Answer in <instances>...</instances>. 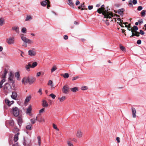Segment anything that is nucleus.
<instances>
[{
	"label": "nucleus",
	"mask_w": 146,
	"mask_h": 146,
	"mask_svg": "<svg viewBox=\"0 0 146 146\" xmlns=\"http://www.w3.org/2000/svg\"><path fill=\"white\" fill-rule=\"evenodd\" d=\"M97 11L100 14L102 13V14L104 16V18L107 19L111 18L112 17H114L113 19L114 20L115 22H116V18L115 17H117V16L113 15V13L111 12L108 11L107 10H106L104 8H99Z\"/></svg>",
	"instance_id": "f257e3e1"
},
{
	"label": "nucleus",
	"mask_w": 146,
	"mask_h": 146,
	"mask_svg": "<svg viewBox=\"0 0 146 146\" xmlns=\"http://www.w3.org/2000/svg\"><path fill=\"white\" fill-rule=\"evenodd\" d=\"M19 134V132H18L15 135L13 141L12 142V141H9V143L10 145H11L12 144H13V146H19L18 143H16V144H15V143L19 139L18 136Z\"/></svg>",
	"instance_id": "f03ea898"
},
{
	"label": "nucleus",
	"mask_w": 146,
	"mask_h": 146,
	"mask_svg": "<svg viewBox=\"0 0 146 146\" xmlns=\"http://www.w3.org/2000/svg\"><path fill=\"white\" fill-rule=\"evenodd\" d=\"M23 35H21V37L22 40L25 42L29 44H32L33 43V42L31 40L28 38L25 37Z\"/></svg>",
	"instance_id": "7ed1b4c3"
},
{
	"label": "nucleus",
	"mask_w": 146,
	"mask_h": 146,
	"mask_svg": "<svg viewBox=\"0 0 146 146\" xmlns=\"http://www.w3.org/2000/svg\"><path fill=\"white\" fill-rule=\"evenodd\" d=\"M13 74L11 71H10L9 74V77L8 78V81L9 83L12 84L13 85L15 83V80L13 79Z\"/></svg>",
	"instance_id": "20e7f679"
},
{
	"label": "nucleus",
	"mask_w": 146,
	"mask_h": 146,
	"mask_svg": "<svg viewBox=\"0 0 146 146\" xmlns=\"http://www.w3.org/2000/svg\"><path fill=\"white\" fill-rule=\"evenodd\" d=\"M11 90L10 85L9 83H6L4 86V91L7 93L9 92Z\"/></svg>",
	"instance_id": "39448f33"
},
{
	"label": "nucleus",
	"mask_w": 146,
	"mask_h": 146,
	"mask_svg": "<svg viewBox=\"0 0 146 146\" xmlns=\"http://www.w3.org/2000/svg\"><path fill=\"white\" fill-rule=\"evenodd\" d=\"M3 74H2L1 78H5L7 74L9 72H10V67L8 66H6L4 69Z\"/></svg>",
	"instance_id": "423d86ee"
},
{
	"label": "nucleus",
	"mask_w": 146,
	"mask_h": 146,
	"mask_svg": "<svg viewBox=\"0 0 146 146\" xmlns=\"http://www.w3.org/2000/svg\"><path fill=\"white\" fill-rule=\"evenodd\" d=\"M13 114L16 117L18 116L19 114V110L17 107H14L13 108Z\"/></svg>",
	"instance_id": "0eeeda50"
},
{
	"label": "nucleus",
	"mask_w": 146,
	"mask_h": 146,
	"mask_svg": "<svg viewBox=\"0 0 146 146\" xmlns=\"http://www.w3.org/2000/svg\"><path fill=\"white\" fill-rule=\"evenodd\" d=\"M15 41V40L14 37H10L7 38L6 40L7 43L9 45L14 44Z\"/></svg>",
	"instance_id": "6e6552de"
},
{
	"label": "nucleus",
	"mask_w": 146,
	"mask_h": 146,
	"mask_svg": "<svg viewBox=\"0 0 146 146\" xmlns=\"http://www.w3.org/2000/svg\"><path fill=\"white\" fill-rule=\"evenodd\" d=\"M50 3L49 0H44L41 2L40 4L43 7H45L47 5V8L48 9L50 7Z\"/></svg>",
	"instance_id": "1a4fd4ad"
},
{
	"label": "nucleus",
	"mask_w": 146,
	"mask_h": 146,
	"mask_svg": "<svg viewBox=\"0 0 146 146\" xmlns=\"http://www.w3.org/2000/svg\"><path fill=\"white\" fill-rule=\"evenodd\" d=\"M62 89L63 93L66 94L69 92V88L68 85H66L64 86Z\"/></svg>",
	"instance_id": "9d476101"
},
{
	"label": "nucleus",
	"mask_w": 146,
	"mask_h": 146,
	"mask_svg": "<svg viewBox=\"0 0 146 146\" xmlns=\"http://www.w3.org/2000/svg\"><path fill=\"white\" fill-rule=\"evenodd\" d=\"M83 133L82 131L81 130L79 129L77 130L76 134V136L77 137L79 138H80L82 137Z\"/></svg>",
	"instance_id": "9b49d317"
},
{
	"label": "nucleus",
	"mask_w": 146,
	"mask_h": 146,
	"mask_svg": "<svg viewBox=\"0 0 146 146\" xmlns=\"http://www.w3.org/2000/svg\"><path fill=\"white\" fill-rule=\"evenodd\" d=\"M30 141L28 139H24L23 144L24 146H30Z\"/></svg>",
	"instance_id": "f8f14e48"
},
{
	"label": "nucleus",
	"mask_w": 146,
	"mask_h": 146,
	"mask_svg": "<svg viewBox=\"0 0 146 146\" xmlns=\"http://www.w3.org/2000/svg\"><path fill=\"white\" fill-rule=\"evenodd\" d=\"M36 52L33 50H30L28 51V54L31 56H36Z\"/></svg>",
	"instance_id": "ddd939ff"
},
{
	"label": "nucleus",
	"mask_w": 146,
	"mask_h": 146,
	"mask_svg": "<svg viewBox=\"0 0 146 146\" xmlns=\"http://www.w3.org/2000/svg\"><path fill=\"white\" fill-rule=\"evenodd\" d=\"M29 77H24L22 80V82L23 84H25L29 83Z\"/></svg>",
	"instance_id": "4468645a"
},
{
	"label": "nucleus",
	"mask_w": 146,
	"mask_h": 146,
	"mask_svg": "<svg viewBox=\"0 0 146 146\" xmlns=\"http://www.w3.org/2000/svg\"><path fill=\"white\" fill-rule=\"evenodd\" d=\"M5 102L6 104L8 106H10L14 103L13 101H9L7 99H6L5 100Z\"/></svg>",
	"instance_id": "2eb2a0df"
},
{
	"label": "nucleus",
	"mask_w": 146,
	"mask_h": 146,
	"mask_svg": "<svg viewBox=\"0 0 146 146\" xmlns=\"http://www.w3.org/2000/svg\"><path fill=\"white\" fill-rule=\"evenodd\" d=\"M131 110L132 113V116L133 118H135L136 117V111L134 108H131Z\"/></svg>",
	"instance_id": "dca6fc26"
},
{
	"label": "nucleus",
	"mask_w": 146,
	"mask_h": 146,
	"mask_svg": "<svg viewBox=\"0 0 146 146\" xmlns=\"http://www.w3.org/2000/svg\"><path fill=\"white\" fill-rule=\"evenodd\" d=\"M11 98L14 100H16L17 97V93L14 92H12V95L11 96Z\"/></svg>",
	"instance_id": "f3484780"
},
{
	"label": "nucleus",
	"mask_w": 146,
	"mask_h": 146,
	"mask_svg": "<svg viewBox=\"0 0 146 146\" xmlns=\"http://www.w3.org/2000/svg\"><path fill=\"white\" fill-rule=\"evenodd\" d=\"M132 33V35L131 37L136 36H139V33L138 32H134L133 30H131Z\"/></svg>",
	"instance_id": "a211bd4d"
},
{
	"label": "nucleus",
	"mask_w": 146,
	"mask_h": 146,
	"mask_svg": "<svg viewBox=\"0 0 146 146\" xmlns=\"http://www.w3.org/2000/svg\"><path fill=\"white\" fill-rule=\"evenodd\" d=\"M35 80L36 78L34 77H31L29 78V83L30 84H32Z\"/></svg>",
	"instance_id": "6ab92c4d"
},
{
	"label": "nucleus",
	"mask_w": 146,
	"mask_h": 146,
	"mask_svg": "<svg viewBox=\"0 0 146 146\" xmlns=\"http://www.w3.org/2000/svg\"><path fill=\"white\" fill-rule=\"evenodd\" d=\"M117 23H118L121 27H124V26L122 25L123 24V21L121 20L120 18H117Z\"/></svg>",
	"instance_id": "aec40b11"
},
{
	"label": "nucleus",
	"mask_w": 146,
	"mask_h": 146,
	"mask_svg": "<svg viewBox=\"0 0 146 146\" xmlns=\"http://www.w3.org/2000/svg\"><path fill=\"white\" fill-rule=\"evenodd\" d=\"M32 125L30 123H28L26 126V128L29 130H31L32 129Z\"/></svg>",
	"instance_id": "412c9836"
},
{
	"label": "nucleus",
	"mask_w": 146,
	"mask_h": 146,
	"mask_svg": "<svg viewBox=\"0 0 146 146\" xmlns=\"http://www.w3.org/2000/svg\"><path fill=\"white\" fill-rule=\"evenodd\" d=\"M12 30L15 31L17 33H19V27L17 26L13 27L12 28Z\"/></svg>",
	"instance_id": "4be33fe9"
},
{
	"label": "nucleus",
	"mask_w": 146,
	"mask_h": 146,
	"mask_svg": "<svg viewBox=\"0 0 146 146\" xmlns=\"http://www.w3.org/2000/svg\"><path fill=\"white\" fill-rule=\"evenodd\" d=\"M130 29H129L128 28V29L129 31L133 30L134 32H137V31L138 30V28L137 26L134 25L133 27V29H132V27H130Z\"/></svg>",
	"instance_id": "5701e85b"
},
{
	"label": "nucleus",
	"mask_w": 146,
	"mask_h": 146,
	"mask_svg": "<svg viewBox=\"0 0 146 146\" xmlns=\"http://www.w3.org/2000/svg\"><path fill=\"white\" fill-rule=\"evenodd\" d=\"M42 105L44 107H47L48 106V104L46 101L43 100L42 101Z\"/></svg>",
	"instance_id": "b1692460"
},
{
	"label": "nucleus",
	"mask_w": 146,
	"mask_h": 146,
	"mask_svg": "<svg viewBox=\"0 0 146 146\" xmlns=\"http://www.w3.org/2000/svg\"><path fill=\"white\" fill-rule=\"evenodd\" d=\"M48 85L50 86L51 88H55L54 87V85L53 83L52 82L51 80H49L48 81Z\"/></svg>",
	"instance_id": "393cba45"
},
{
	"label": "nucleus",
	"mask_w": 146,
	"mask_h": 146,
	"mask_svg": "<svg viewBox=\"0 0 146 146\" xmlns=\"http://www.w3.org/2000/svg\"><path fill=\"white\" fill-rule=\"evenodd\" d=\"M70 90L74 92H76L78 91V87H75L74 88H71Z\"/></svg>",
	"instance_id": "a878e982"
},
{
	"label": "nucleus",
	"mask_w": 146,
	"mask_h": 146,
	"mask_svg": "<svg viewBox=\"0 0 146 146\" xmlns=\"http://www.w3.org/2000/svg\"><path fill=\"white\" fill-rule=\"evenodd\" d=\"M37 120V117L36 116L35 119H30L31 123V124H33L35 123L36 121Z\"/></svg>",
	"instance_id": "bb28decb"
},
{
	"label": "nucleus",
	"mask_w": 146,
	"mask_h": 146,
	"mask_svg": "<svg viewBox=\"0 0 146 146\" xmlns=\"http://www.w3.org/2000/svg\"><path fill=\"white\" fill-rule=\"evenodd\" d=\"M33 17L31 15H27L25 20V21H28L31 20L32 19Z\"/></svg>",
	"instance_id": "cd10ccee"
},
{
	"label": "nucleus",
	"mask_w": 146,
	"mask_h": 146,
	"mask_svg": "<svg viewBox=\"0 0 146 146\" xmlns=\"http://www.w3.org/2000/svg\"><path fill=\"white\" fill-rule=\"evenodd\" d=\"M32 110V108L31 106H29L28 108L27 109L26 113L27 114H30L31 111Z\"/></svg>",
	"instance_id": "c85d7f7f"
},
{
	"label": "nucleus",
	"mask_w": 146,
	"mask_h": 146,
	"mask_svg": "<svg viewBox=\"0 0 146 146\" xmlns=\"http://www.w3.org/2000/svg\"><path fill=\"white\" fill-rule=\"evenodd\" d=\"M31 98V96H29L27 97L25 100V103H27L30 100Z\"/></svg>",
	"instance_id": "c756f323"
},
{
	"label": "nucleus",
	"mask_w": 146,
	"mask_h": 146,
	"mask_svg": "<svg viewBox=\"0 0 146 146\" xmlns=\"http://www.w3.org/2000/svg\"><path fill=\"white\" fill-rule=\"evenodd\" d=\"M27 71H29L30 68H32L31 65L30 63H29L28 65H26L25 67Z\"/></svg>",
	"instance_id": "7c9ffc66"
},
{
	"label": "nucleus",
	"mask_w": 146,
	"mask_h": 146,
	"mask_svg": "<svg viewBox=\"0 0 146 146\" xmlns=\"http://www.w3.org/2000/svg\"><path fill=\"white\" fill-rule=\"evenodd\" d=\"M122 25L124 26V27H127L128 29L130 28V25H128V23H123Z\"/></svg>",
	"instance_id": "2f4dec72"
},
{
	"label": "nucleus",
	"mask_w": 146,
	"mask_h": 146,
	"mask_svg": "<svg viewBox=\"0 0 146 146\" xmlns=\"http://www.w3.org/2000/svg\"><path fill=\"white\" fill-rule=\"evenodd\" d=\"M15 76L18 80H20V74L19 72H16L15 74Z\"/></svg>",
	"instance_id": "473e14b6"
},
{
	"label": "nucleus",
	"mask_w": 146,
	"mask_h": 146,
	"mask_svg": "<svg viewBox=\"0 0 146 146\" xmlns=\"http://www.w3.org/2000/svg\"><path fill=\"white\" fill-rule=\"evenodd\" d=\"M124 11V9H119L117 11V12L119 14L121 15Z\"/></svg>",
	"instance_id": "72a5a7b5"
},
{
	"label": "nucleus",
	"mask_w": 146,
	"mask_h": 146,
	"mask_svg": "<svg viewBox=\"0 0 146 146\" xmlns=\"http://www.w3.org/2000/svg\"><path fill=\"white\" fill-rule=\"evenodd\" d=\"M3 79L0 82V88H1L2 87V85L3 83L5 82V78H2Z\"/></svg>",
	"instance_id": "f704fd0d"
},
{
	"label": "nucleus",
	"mask_w": 146,
	"mask_h": 146,
	"mask_svg": "<svg viewBox=\"0 0 146 146\" xmlns=\"http://www.w3.org/2000/svg\"><path fill=\"white\" fill-rule=\"evenodd\" d=\"M66 98V97L65 96H62L61 98H58V99L59 100L60 102H63L64 100H65V99Z\"/></svg>",
	"instance_id": "c9c22d12"
},
{
	"label": "nucleus",
	"mask_w": 146,
	"mask_h": 146,
	"mask_svg": "<svg viewBox=\"0 0 146 146\" xmlns=\"http://www.w3.org/2000/svg\"><path fill=\"white\" fill-rule=\"evenodd\" d=\"M57 69V68L56 66L55 65L54 66L51 70V72L52 73Z\"/></svg>",
	"instance_id": "e433bc0d"
},
{
	"label": "nucleus",
	"mask_w": 146,
	"mask_h": 146,
	"mask_svg": "<svg viewBox=\"0 0 146 146\" xmlns=\"http://www.w3.org/2000/svg\"><path fill=\"white\" fill-rule=\"evenodd\" d=\"M68 4L70 6L73 7L74 4L72 2V0H68Z\"/></svg>",
	"instance_id": "4c0bfd02"
},
{
	"label": "nucleus",
	"mask_w": 146,
	"mask_h": 146,
	"mask_svg": "<svg viewBox=\"0 0 146 146\" xmlns=\"http://www.w3.org/2000/svg\"><path fill=\"white\" fill-rule=\"evenodd\" d=\"M81 89L83 90H85L88 89V87L87 86H82L81 87Z\"/></svg>",
	"instance_id": "58836bf2"
},
{
	"label": "nucleus",
	"mask_w": 146,
	"mask_h": 146,
	"mask_svg": "<svg viewBox=\"0 0 146 146\" xmlns=\"http://www.w3.org/2000/svg\"><path fill=\"white\" fill-rule=\"evenodd\" d=\"M37 65V63L36 62H34L33 63L32 65H31V67L32 68H34Z\"/></svg>",
	"instance_id": "ea45409f"
},
{
	"label": "nucleus",
	"mask_w": 146,
	"mask_h": 146,
	"mask_svg": "<svg viewBox=\"0 0 146 146\" xmlns=\"http://www.w3.org/2000/svg\"><path fill=\"white\" fill-rule=\"evenodd\" d=\"M21 32L24 33H25L27 32V29L25 27H23L21 29Z\"/></svg>",
	"instance_id": "a19ab883"
},
{
	"label": "nucleus",
	"mask_w": 146,
	"mask_h": 146,
	"mask_svg": "<svg viewBox=\"0 0 146 146\" xmlns=\"http://www.w3.org/2000/svg\"><path fill=\"white\" fill-rule=\"evenodd\" d=\"M17 121L19 125L20 123H22V119L21 118V117H19Z\"/></svg>",
	"instance_id": "79ce46f5"
},
{
	"label": "nucleus",
	"mask_w": 146,
	"mask_h": 146,
	"mask_svg": "<svg viewBox=\"0 0 146 146\" xmlns=\"http://www.w3.org/2000/svg\"><path fill=\"white\" fill-rule=\"evenodd\" d=\"M63 76L65 78H67L69 77V75L68 73H65L63 74Z\"/></svg>",
	"instance_id": "37998d69"
},
{
	"label": "nucleus",
	"mask_w": 146,
	"mask_h": 146,
	"mask_svg": "<svg viewBox=\"0 0 146 146\" xmlns=\"http://www.w3.org/2000/svg\"><path fill=\"white\" fill-rule=\"evenodd\" d=\"M146 12V10H143L141 12V14L142 16H144Z\"/></svg>",
	"instance_id": "c03bdc74"
},
{
	"label": "nucleus",
	"mask_w": 146,
	"mask_h": 146,
	"mask_svg": "<svg viewBox=\"0 0 146 146\" xmlns=\"http://www.w3.org/2000/svg\"><path fill=\"white\" fill-rule=\"evenodd\" d=\"M120 49L123 51H125V48L123 46L120 45Z\"/></svg>",
	"instance_id": "a18cd8bd"
},
{
	"label": "nucleus",
	"mask_w": 146,
	"mask_h": 146,
	"mask_svg": "<svg viewBox=\"0 0 146 146\" xmlns=\"http://www.w3.org/2000/svg\"><path fill=\"white\" fill-rule=\"evenodd\" d=\"M82 8H85V6L84 4V3H83L80 6L78 7V8L80 9Z\"/></svg>",
	"instance_id": "49530a36"
},
{
	"label": "nucleus",
	"mask_w": 146,
	"mask_h": 146,
	"mask_svg": "<svg viewBox=\"0 0 146 146\" xmlns=\"http://www.w3.org/2000/svg\"><path fill=\"white\" fill-rule=\"evenodd\" d=\"M37 121H38L40 122H41L42 121L43 122H44V119L42 117H40L39 119H38V120H37Z\"/></svg>",
	"instance_id": "de8ad7c7"
},
{
	"label": "nucleus",
	"mask_w": 146,
	"mask_h": 146,
	"mask_svg": "<svg viewBox=\"0 0 146 146\" xmlns=\"http://www.w3.org/2000/svg\"><path fill=\"white\" fill-rule=\"evenodd\" d=\"M4 21V20L0 19V26H2L3 25Z\"/></svg>",
	"instance_id": "09e8293b"
},
{
	"label": "nucleus",
	"mask_w": 146,
	"mask_h": 146,
	"mask_svg": "<svg viewBox=\"0 0 146 146\" xmlns=\"http://www.w3.org/2000/svg\"><path fill=\"white\" fill-rule=\"evenodd\" d=\"M53 128L56 130L57 131H58L59 130V129H58V128L57 126L55 125L53 123Z\"/></svg>",
	"instance_id": "8fccbe9b"
},
{
	"label": "nucleus",
	"mask_w": 146,
	"mask_h": 146,
	"mask_svg": "<svg viewBox=\"0 0 146 146\" xmlns=\"http://www.w3.org/2000/svg\"><path fill=\"white\" fill-rule=\"evenodd\" d=\"M37 139H38V145L39 146H40V141H41V140H40V136H38V137H37Z\"/></svg>",
	"instance_id": "3c124183"
},
{
	"label": "nucleus",
	"mask_w": 146,
	"mask_h": 146,
	"mask_svg": "<svg viewBox=\"0 0 146 146\" xmlns=\"http://www.w3.org/2000/svg\"><path fill=\"white\" fill-rule=\"evenodd\" d=\"M79 78V77L78 76H76L75 77H73L72 78V81H74L77 80V79H78Z\"/></svg>",
	"instance_id": "603ef678"
},
{
	"label": "nucleus",
	"mask_w": 146,
	"mask_h": 146,
	"mask_svg": "<svg viewBox=\"0 0 146 146\" xmlns=\"http://www.w3.org/2000/svg\"><path fill=\"white\" fill-rule=\"evenodd\" d=\"M50 97H51V98H52L53 99H55V98L56 97V96L54 94H50Z\"/></svg>",
	"instance_id": "864d4df0"
},
{
	"label": "nucleus",
	"mask_w": 146,
	"mask_h": 146,
	"mask_svg": "<svg viewBox=\"0 0 146 146\" xmlns=\"http://www.w3.org/2000/svg\"><path fill=\"white\" fill-rule=\"evenodd\" d=\"M67 144L69 146H73V144L70 141H67Z\"/></svg>",
	"instance_id": "5fc2aeb1"
},
{
	"label": "nucleus",
	"mask_w": 146,
	"mask_h": 146,
	"mask_svg": "<svg viewBox=\"0 0 146 146\" xmlns=\"http://www.w3.org/2000/svg\"><path fill=\"white\" fill-rule=\"evenodd\" d=\"M45 110L44 108H42L39 110V112L40 113H42Z\"/></svg>",
	"instance_id": "6e6d98bb"
},
{
	"label": "nucleus",
	"mask_w": 146,
	"mask_h": 146,
	"mask_svg": "<svg viewBox=\"0 0 146 146\" xmlns=\"http://www.w3.org/2000/svg\"><path fill=\"white\" fill-rule=\"evenodd\" d=\"M129 5L130 6H132L133 5L132 3V0H129Z\"/></svg>",
	"instance_id": "4d7b16f0"
},
{
	"label": "nucleus",
	"mask_w": 146,
	"mask_h": 146,
	"mask_svg": "<svg viewBox=\"0 0 146 146\" xmlns=\"http://www.w3.org/2000/svg\"><path fill=\"white\" fill-rule=\"evenodd\" d=\"M143 9L142 7L141 6H139L137 8V10L139 11H141Z\"/></svg>",
	"instance_id": "13d9d810"
},
{
	"label": "nucleus",
	"mask_w": 146,
	"mask_h": 146,
	"mask_svg": "<svg viewBox=\"0 0 146 146\" xmlns=\"http://www.w3.org/2000/svg\"><path fill=\"white\" fill-rule=\"evenodd\" d=\"M137 0H133L132 3L134 5H135L137 3Z\"/></svg>",
	"instance_id": "bf43d9fd"
},
{
	"label": "nucleus",
	"mask_w": 146,
	"mask_h": 146,
	"mask_svg": "<svg viewBox=\"0 0 146 146\" xmlns=\"http://www.w3.org/2000/svg\"><path fill=\"white\" fill-rule=\"evenodd\" d=\"M139 33H140L141 35H143L145 34V33L142 30H140L139 34Z\"/></svg>",
	"instance_id": "052dcab7"
},
{
	"label": "nucleus",
	"mask_w": 146,
	"mask_h": 146,
	"mask_svg": "<svg viewBox=\"0 0 146 146\" xmlns=\"http://www.w3.org/2000/svg\"><path fill=\"white\" fill-rule=\"evenodd\" d=\"M141 41L140 40H138L137 41V43L138 44H140L141 43Z\"/></svg>",
	"instance_id": "680f3d73"
},
{
	"label": "nucleus",
	"mask_w": 146,
	"mask_h": 146,
	"mask_svg": "<svg viewBox=\"0 0 146 146\" xmlns=\"http://www.w3.org/2000/svg\"><path fill=\"white\" fill-rule=\"evenodd\" d=\"M116 140L117 141L118 143H119L120 142V138L119 137H116Z\"/></svg>",
	"instance_id": "e2e57ef3"
},
{
	"label": "nucleus",
	"mask_w": 146,
	"mask_h": 146,
	"mask_svg": "<svg viewBox=\"0 0 146 146\" xmlns=\"http://www.w3.org/2000/svg\"><path fill=\"white\" fill-rule=\"evenodd\" d=\"M108 20H106V21H105V23L107 25H109V23L108 22Z\"/></svg>",
	"instance_id": "0e129e2a"
},
{
	"label": "nucleus",
	"mask_w": 146,
	"mask_h": 146,
	"mask_svg": "<svg viewBox=\"0 0 146 146\" xmlns=\"http://www.w3.org/2000/svg\"><path fill=\"white\" fill-rule=\"evenodd\" d=\"M41 74V72H38L36 74V76L38 77L40 76Z\"/></svg>",
	"instance_id": "69168bd1"
},
{
	"label": "nucleus",
	"mask_w": 146,
	"mask_h": 146,
	"mask_svg": "<svg viewBox=\"0 0 146 146\" xmlns=\"http://www.w3.org/2000/svg\"><path fill=\"white\" fill-rule=\"evenodd\" d=\"M38 93H39L40 94H42V89L41 88L39 89L38 91Z\"/></svg>",
	"instance_id": "338daca9"
},
{
	"label": "nucleus",
	"mask_w": 146,
	"mask_h": 146,
	"mask_svg": "<svg viewBox=\"0 0 146 146\" xmlns=\"http://www.w3.org/2000/svg\"><path fill=\"white\" fill-rule=\"evenodd\" d=\"M93 8V6H88V8L89 10H91Z\"/></svg>",
	"instance_id": "774afa93"
}]
</instances>
